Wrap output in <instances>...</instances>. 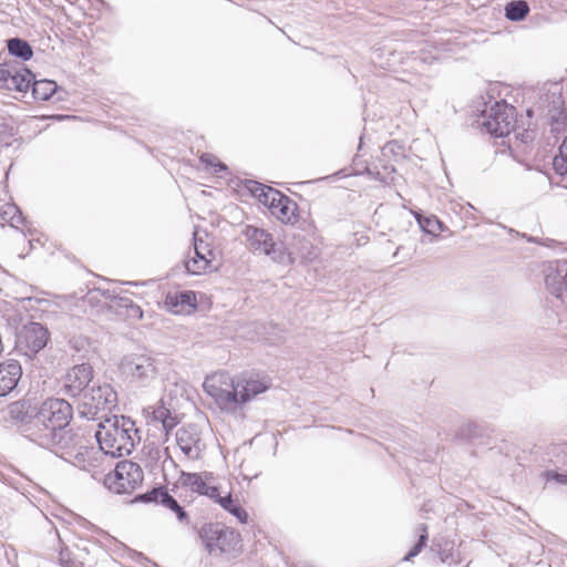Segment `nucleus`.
<instances>
[{"mask_svg":"<svg viewBox=\"0 0 567 567\" xmlns=\"http://www.w3.org/2000/svg\"><path fill=\"white\" fill-rule=\"evenodd\" d=\"M73 417V406L64 399L48 398L38 408L33 427L34 443L52 452L70 450L75 445V434L69 427Z\"/></svg>","mask_w":567,"mask_h":567,"instance_id":"obj_1","label":"nucleus"},{"mask_svg":"<svg viewBox=\"0 0 567 567\" xmlns=\"http://www.w3.org/2000/svg\"><path fill=\"white\" fill-rule=\"evenodd\" d=\"M95 439L104 454L112 457L131 454L141 441L135 422L125 415H113L101 421Z\"/></svg>","mask_w":567,"mask_h":567,"instance_id":"obj_2","label":"nucleus"},{"mask_svg":"<svg viewBox=\"0 0 567 567\" xmlns=\"http://www.w3.org/2000/svg\"><path fill=\"white\" fill-rule=\"evenodd\" d=\"M117 404V393L111 384L92 386L79 396L78 412L87 420H102Z\"/></svg>","mask_w":567,"mask_h":567,"instance_id":"obj_3","label":"nucleus"},{"mask_svg":"<svg viewBox=\"0 0 567 567\" xmlns=\"http://www.w3.org/2000/svg\"><path fill=\"white\" fill-rule=\"evenodd\" d=\"M162 362L151 354L125 357L121 362L123 374L137 386H151L158 378Z\"/></svg>","mask_w":567,"mask_h":567,"instance_id":"obj_4","label":"nucleus"},{"mask_svg":"<svg viewBox=\"0 0 567 567\" xmlns=\"http://www.w3.org/2000/svg\"><path fill=\"white\" fill-rule=\"evenodd\" d=\"M199 536L210 554L237 555L240 547V534L218 523L205 524Z\"/></svg>","mask_w":567,"mask_h":567,"instance_id":"obj_5","label":"nucleus"},{"mask_svg":"<svg viewBox=\"0 0 567 567\" xmlns=\"http://www.w3.org/2000/svg\"><path fill=\"white\" fill-rule=\"evenodd\" d=\"M144 478L142 467L132 461H121L113 473L105 476V486L115 494H128L137 488Z\"/></svg>","mask_w":567,"mask_h":567,"instance_id":"obj_6","label":"nucleus"},{"mask_svg":"<svg viewBox=\"0 0 567 567\" xmlns=\"http://www.w3.org/2000/svg\"><path fill=\"white\" fill-rule=\"evenodd\" d=\"M516 122L515 107L505 101H496L489 110L482 113V126L495 137H503L511 133Z\"/></svg>","mask_w":567,"mask_h":567,"instance_id":"obj_7","label":"nucleus"},{"mask_svg":"<svg viewBox=\"0 0 567 567\" xmlns=\"http://www.w3.org/2000/svg\"><path fill=\"white\" fill-rule=\"evenodd\" d=\"M203 388L221 410L236 411L243 406L237 391V380H230V383H227L225 375H213L206 378Z\"/></svg>","mask_w":567,"mask_h":567,"instance_id":"obj_8","label":"nucleus"},{"mask_svg":"<svg viewBox=\"0 0 567 567\" xmlns=\"http://www.w3.org/2000/svg\"><path fill=\"white\" fill-rule=\"evenodd\" d=\"M243 235L248 243V248L254 254L269 256L274 261L285 262L288 259L282 243H276L272 235L252 225H247Z\"/></svg>","mask_w":567,"mask_h":567,"instance_id":"obj_9","label":"nucleus"},{"mask_svg":"<svg viewBox=\"0 0 567 567\" xmlns=\"http://www.w3.org/2000/svg\"><path fill=\"white\" fill-rule=\"evenodd\" d=\"M37 411L38 408L32 406L29 400H18L10 403L1 413L4 421L11 422L27 439L34 443L33 435L35 433H33V427L38 429L35 424Z\"/></svg>","mask_w":567,"mask_h":567,"instance_id":"obj_10","label":"nucleus"},{"mask_svg":"<svg viewBox=\"0 0 567 567\" xmlns=\"http://www.w3.org/2000/svg\"><path fill=\"white\" fill-rule=\"evenodd\" d=\"M49 338V330L43 324L29 322L19 331L16 347L24 355L32 358L47 346Z\"/></svg>","mask_w":567,"mask_h":567,"instance_id":"obj_11","label":"nucleus"},{"mask_svg":"<svg viewBox=\"0 0 567 567\" xmlns=\"http://www.w3.org/2000/svg\"><path fill=\"white\" fill-rule=\"evenodd\" d=\"M34 74L25 66L11 62L0 63V87L25 93L30 89Z\"/></svg>","mask_w":567,"mask_h":567,"instance_id":"obj_12","label":"nucleus"},{"mask_svg":"<svg viewBox=\"0 0 567 567\" xmlns=\"http://www.w3.org/2000/svg\"><path fill=\"white\" fill-rule=\"evenodd\" d=\"M215 259V252L209 243H206L197 233L194 234V255L184 260V267L187 274L202 275L212 267Z\"/></svg>","mask_w":567,"mask_h":567,"instance_id":"obj_13","label":"nucleus"},{"mask_svg":"<svg viewBox=\"0 0 567 567\" xmlns=\"http://www.w3.org/2000/svg\"><path fill=\"white\" fill-rule=\"evenodd\" d=\"M92 378L93 369L90 364H76L65 374L63 379V391L72 398L80 396L86 391Z\"/></svg>","mask_w":567,"mask_h":567,"instance_id":"obj_14","label":"nucleus"},{"mask_svg":"<svg viewBox=\"0 0 567 567\" xmlns=\"http://www.w3.org/2000/svg\"><path fill=\"white\" fill-rule=\"evenodd\" d=\"M176 442L181 451L189 458L197 460L204 450L200 432L197 426L189 424L183 426L176 432Z\"/></svg>","mask_w":567,"mask_h":567,"instance_id":"obj_15","label":"nucleus"},{"mask_svg":"<svg viewBox=\"0 0 567 567\" xmlns=\"http://www.w3.org/2000/svg\"><path fill=\"white\" fill-rule=\"evenodd\" d=\"M236 380L243 405L270 388L269 379L255 374H243Z\"/></svg>","mask_w":567,"mask_h":567,"instance_id":"obj_16","label":"nucleus"},{"mask_svg":"<svg viewBox=\"0 0 567 567\" xmlns=\"http://www.w3.org/2000/svg\"><path fill=\"white\" fill-rule=\"evenodd\" d=\"M567 264L549 267L545 276V286L550 295L566 301L567 293Z\"/></svg>","mask_w":567,"mask_h":567,"instance_id":"obj_17","label":"nucleus"},{"mask_svg":"<svg viewBox=\"0 0 567 567\" xmlns=\"http://www.w3.org/2000/svg\"><path fill=\"white\" fill-rule=\"evenodd\" d=\"M22 377L19 361L10 359L0 363V396L11 393Z\"/></svg>","mask_w":567,"mask_h":567,"instance_id":"obj_18","label":"nucleus"},{"mask_svg":"<svg viewBox=\"0 0 567 567\" xmlns=\"http://www.w3.org/2000/svg\"><path fill=\"white\" fill-rule=\"evenodd\" d=\"M196 303V295L190 290L169 292L164 301L165 308L175 315L195 309Z\"/></svg>","mask_w":567,"mask_h":567,"instance_id":"obj_19","label":"nucleus"},{"mask_svg":"<svg viewBox=\"0 0 567 567\" xmlns=\"http://www.w3.org/2000/svg\"><path fill=\"white\" fill-rule=\"evenodd\" d=\"M246 188L259 200L260 204L267 206L269 209L277 200L284 198V194L281 192L256 181H248L246 183Z\"/></svg>","mask_w":567,"mask_h":567,"instance_id":"obj_20","label":"nucleus"},{"mask_svg":"<svg viewBox=\"0 0 567 567\" xmlns=\"http://www.w3.org/2000/svg\"><path fill=\"white\" fill-rule=\"evenodd\" d=\"M547 118L551 133H559L564 130L567 113L564 107V102L559 96L553 100V109L548 111Z\"/></svg>","mask_w":567,"mask_h":567,"instance_id":"obj_21","label":"nucleus"},{"mask_svg":"<svg viewBox=\"0 0 567 567\" xmlns=\"http://www.w3.org/2000/svg\"><path fill=\"white\" fill-rule=\"evenodd\" d=\"M297 204L284 194V198L277 200L270 212L282 223H292L296 218Z\"/></svg>","mask_w":567,"mask_h":567,"instance_id":"obj_22","label":"nucleus"},{"mask_svg":"<svg viewBox=\"0 0 567 567\" xmlns=\"http://www.w3.org/2000/svg\"><path fill=\"white\" fill-rule=\"evenodd\" d=\"M30 89L32 90V96L38 101H48L55 93H59L58 84L52 80H35L31 82Z\"/></svg>","mask_w":567,"mask_h":567,"instance_id":"obj_23","label":"nucleus"},{"mask_svg":"<svg viewBox=\"0 0 567 567\" xmlns=\"http://www.w3.org/2000/svg\"><path fill=\"white\" fill-rule=\"evenodd\" d=\"M7 49L10 55L29 61L33 56V50L30 43L21 38H11L7 40Z\"/></svg>","mask_w":567,"mask_h":567,"instance_id":"obj_24","label":"nucleus"},{"mask_svg":"<svg viewBox=\"0 0 567 567\" xmlns=\"http://www.w3.org/2000/svg\"><path fill=\"white\" fill-rule=\"evenodd\" d=\"M79 443V437L75 435V445L73 449L70 450L71 454H68L65 451H58L54 452L56 455H60L62 458L71 462L73 465L82 468L87 470L90 463L86 460L87 450H83L81 446L80 450H76V445Z\"/></svg>","mask_w":567,"mask_h":567,"instance_id":"obj_25","label":"nucleus"},{"mask_svg":"<svg viewBox=\"0 0 567 567\" xmlns=\"http://www.w3.org/2000/svg\"><path fill=\"white\" fill-rule=\"evenodd\" d=\"M153 420L161 423L166 434L177 425L176 416L164 405L156 406L153 412Z\"/></svg>","mask_w":567,"mask_h":567,"instance_id":"obj_26","label":"nucleus"},{"mask_svg":"<svg viewBox=\"0 0 567 567\" xmlns=\"http://www.w3.org/2000/svg\"><path fill=\"white\" fill-rule=\"evenodd\" d=\"M529 12V7L524 0H513L505 6V17L511 21H522Z\"/></svg>","mask_w":567,"mask_h":567,"instance_id":"obj_27","label":"nucleus"},{"mask_svg":"<svg viewBox=\"0 0 567 567\" xmlns=\"http://www.w3.org/2000/svg\"><path fill=\"white\" fill-rule=\"evenodd\" d=\"M179 482L184 487H188L192 492L199 495H203L208 485L198 473L182 472Z\"/></svg>","mask_w":567,"mask_h":567,"instance_id":"obj_28","label":"nucleus"},{"mask_svg":"<svg viewBox=\"0 0 567 567\" xmlns=\"http://www.w3.org/2000/svg\"><path fill=\"white\" fill-rule=\"evenodd\" d=\"M217 504H219L225 511L233 514L240 523L247 522V512L233 499L230 494L217 498Z\"/></svg>","mask_w":567,"mask_h":567,"instance_id":"obj_29","label":"nucleus"},{"mask_svg":"<svg viewBox=\"0 0 567 567\" xmlns=\"http://www.w3.org/2000/svg\"><path fill=\"white\" fill-rule=\"evenodd\" d=\"M553 169L560 177L567 175V136L563 140L558 153L553 158Z\"/></svg>","mask_w":567,"mask_h":567,"instance_id":"obj_30","label":"nucleus"},{"mask_svg":"<svg viewBox=\"0 0 567 567\" xmlns=\"http://www.w3.org/2000/svg\"><path fill=\"white\" fill-rule=\"evenodd\" d=\"M437 555L440 560L449 566L457 565L462 561L461 553L454 548L452 543L449 542L440 545Z\"/></svg>","mask_w":567,"mask_h":567,"instance_id":"obj_31","label":"nucleus"},{"mask_svg":"<svg viewBox=\"0 0 567 567\" xmlns=\"http://www.w3.org/2000/svg\"><path fill=\"white\" fill-rule=\"evenodd\" d=\"M167 488L164 486H155L151 491L146 493H142L135 496L134 502L136 503H153L156 505H162V499L167 494Z\"/></svg>","mask_w":567,"mask_h":567,"instance_id":"obj_32","label":"nucleus"},{"mask_svg":"<svg viewBox=\"0 0 567 567\" xmlns=\"http://www.w3.org/2000/svg\"><path fill=\"white\" fill-rule=\"evenodd\" d=\"M381 155L389 162H398L405 156L404 146L395 140L390 141L381 148Z\"/></svg>","mask_w":567,"mask_h":567,"instance_id":"obj_33","label":"nucleus"},{"mask_svg":"<svg viewBox=\"0 0 567 567\" xmlns=\"http://www.w3.org/2000/svg\"><path fill=\"white\" fill-rule=\"evenodd\" d=\"M162 506L165 508L172 511L175 515L178 522L181 523H188V515L185 512V509L179 505V503L176 501V498L167 492L166 496L162 499Z\"/></svg>","mask_w":567,"mask_h":567,"instance_id":"obj_34","label":"nucleus"},{"mask_svg":"<svg viewBox=\"0 0 567 567\" xmlns=\"http://www.w3.org/2000/svg\"><path fill=\"white\" fill-rule=\"evenodd\" d=\"M416 220L421 229L426 234L436 236L443 229V223L435 216L424 217L416 215Z\"/></svg>","mask_w":567,"mask_h":567,"instance_id":"obj_35","label":"nucleus"},{"mask_svg":"<svg viewBox=\"0 0 567 567\" xmlns=\"http://www.w3.org/2000/svg\"><path fill=\"white\" fill-rule=\"evenodd\" d=\"M419 529L421 530V534L419 536V540L416 544L409 550V553L403 557V560L409 561L413 557L417 556L421 550L425 547L429 535H427V528L424 524H421L419 526Z\"/></svg>","mask_w":567,"mask_h":567,"instance_id":"obj_36","label":"nucleus"},{"mask_svg":"<svg viewBox=\"0 0 567 567\" xmlns=\"http://www.w3.org/2000/svg\"><path fill=\"white\" fill-rule=\"evenodd\" d=\"M1 217L3 220L10 223L11 226H17L22 223V214L18 206L16 205H7L6 208L1 213Z\"/></svg>","mask_w":567,"mask_h":567,"instance_id":"obj_37","label":"nucleus"},{"mask_svg":"<svg viewBox=\"0 0 567 567\" xmlns=\"http://www.w3.org/2000/svg\"><path fill=\"white\" fill-rule=\"evenodd\" d=\"M382 167L384 171L383 173L378 171L377 166H374L373 168L367 167V171H368V174L372 175L375 179L381 181V182H386L388 177L395 172V167L390 163L382 165Z\"/></svg>","mask_w":567,"mask_h":567,"instance_id":"obj_38","label":"nucleus"},{"mask_svg":"<svg viewBox=\"0 0 567 567\" xmlns=\"http://www.w3.org/2000/svg\"><path fill=\"white\" fill-rule=\"evenodd\" d=\"M200 162L203 164H205L207 167H215V172H221V171H225L227 167L225 164H223L221 162H216V158L210 155V154H207V153H204L202 154L200 156Z\"/></svg>","mask_w":567,"mask_h":567,"instance_id":"obj_39","label":"nucleus"},{"mask_svg":"<svg viewBox=\"0 0 567 567\" xmlns=\"http://www.w3.org/2000/svg\"><path fill=\"white\" fill-rule=\"evenodd\" d=\"M544 477L547 482L555 481L558 484L567 485V473L546 471Z\"/></svg>","mask_w":567,"mask_h":567,"instance_id":"obj_40","label":"nucleus"},{"mask_svg":"<svg viewBox=\"0 0 567 567\" xmlns=\"http://www.w3.org/2000/svg\"><path fill=\"white\" fill-rule=\"evenodd\" d=\"M516 138L519 140L522 144L529 145L536 138V133L532 130H523L516 133Z\"/></svg>","mask_w":567,"mask_h":567,"instance_id":"obj_41","label":"nucleus"},{"mask_svg":"<svg viewBox=\"0 0 567 567\" xmlns=\"http://www.w3.org/2000/svg\"><path fill=\"white\" fill-rule=\"evenodd\" d=\"M203 495L208 496L209 498L214 499L217 503V498L221 497L219 495V491L216 486L207 485L205 492Z\"/></svg>","mask_w":567,"mask_h":567,"instance_id":"obj_42","label":"nucleus"},{"mask_svg":"<svg viewBox=\"0 0 567 567\" xmlns=\"http://www.w3.org/2000/svg\"><path fill=\"white\" fill-rule=\"evenodd\" d=\"M417 59L422 60L423 62L429 63V60L425 56L419 55Z\"/></svg>","mask_w":567,"mask_h":567,"instance_id":"obj_43","label":"nucleus"},{"mask_svg":"<svg viewBox=\"0 0 567 567\" xmlns=\"http://www.w3.org/2000/svg\"><path fill=\"white\" fill-rule=\"evenodd\" d=\"M2 142L6 144V145H10V142L8 141L7 137H2Z\"/></svg>","mask_w":567,"mask_h":567,"instance_id":"obj_44","label":"nucleus"},{"mask_svg":"<svg viewBox=\"0 0 567 567\" xmlns=\"http://www.w3.org/2000/svg\"><path fill=\"white\" fill-rule=\"evenodd\" d=\"M12 135H13V133H12V128L10 127V128H9V132H8V138H9V137H11Z\"/></svg>","mask_w":567,"mask_h":567,"instance_id":"obj_45","label":"nucleus"},{"mask_svg":"<svg viewBox=\"0 0 567 567\" xmlns=\"http://www.w3.org/2000/svg\"><path fill=\"white\" fill-rule=\"evenodd\" d=\"M2 127H3V131H7L9 128L8 125H2Z\"/></svg>","mask_w":567,"mask_h":567,"instance_id":"obj_46","label":"nucleus"}]
</instances>
